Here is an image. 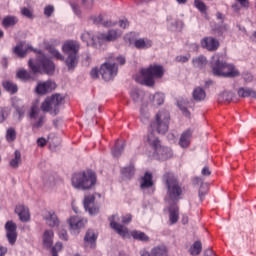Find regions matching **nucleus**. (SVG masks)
<instances>
[{
  "label": "nucleus",
  "mask_w": 256,
  "mask_h": 256,
  "mask_svg": "<svg viewBox=\"0 0 256 256\" xmlns=\"http://www.w3.org/2000/svg\"><path fill=\"white\" fill-rule=\"evenodd\" d=\"M169 119V112L167 110H160L155 116V121L150 124L151 132L146 137V143L154 149L155 155L161 161L171 159L173 152L170 148L161 145V140H159L155 131L160 135H165V132L169 131Z\"/></svg>",
  "instance_id": "nucleus-1"
},
{
  "label": "nucleus",
  "mask_w": 256,
  "mask_h": 256,
  "mask_svg": "<svg viewBox=\"0 0 256 256\" xmlns=\"http://www.w3.org/2000/svg\"><path fill=\"white\" fill-rule=\"evenodd\" d=\"M64 104L65 97H63V95L53 94L42 102L40 108L37 105H33L28 113L33 131H35V129H41V127L45 125L47 121L45 113H50V115L56 117V115H59L61 106Z\"/></svg>",
  "instance_id": "nucleus-2"
},
{
  "label": "nucleus",
  "mask_w": 256,
  "mask_h": 256,
  "mask_svg": "<svg viewBox=\"0 0 256 256\" xmlns=\"http://www.w3.org/2000/svg\"><path fill=\"white\" fill-rule=\"evenodd\" d=\"M37 62L38 64H34L33 60H29L28 65L32 72L22 69L17 72L16 77L21 81H35V73H45V75L55 73V63L45 54L39 52Z\"/></svg>",
  "instance_id": "nucleus-3"
},
{
  "label": "nucleus",
  "mask_w": 256,
  "mask_h": 256,
  "mask_svg": "<svg viewBox=\"0 0 256 256\" xmlns=\"http://www.w3.org/2000/svg\"><path fill=\"white\" fill-rule=\"evenodd\" d=\"M162 179L167 189L165 200L177 203V201L181 199V195H183V187L181 186V183H179L177 177L171 172H166Z\"/></svg>",
  "instance_id": "nucleus-4"
},
{
  "label": "nucleus",
  "mask_w": 256,
  "mask_h": 256,
  "mask_svg": "<svg viewBox=\"0 0 256 256\" xmlns=\"http://www.w3.org/2000/svg\"><path fill=\"white\" fill-rule=\"evenodd\" d=\"M74 189L89 191L97 184V174L93 170L74 173L71 178Z\"/></svg>",
  "instance_id": "nucleus-5"
},
{
  "label": "nucleus",
  "mask_w": 256,
  "mask_h": 256,
  "mask_svg": "<svg viewBox=\"0 0 256 256\" xmlns=\"http://www.w3.org/2000/svg\"><path fill=\"white\" fill-rule=\"evenodd\" d=\"M165 73L163 66L161 65H150L148 68H144L140 71V76L135 79L137 83L141 85H147L148 87H153L155 85V78L161 79Z\"/></svg>",
  "instance_id": "nucleus-6"
},
{
  "label": "nucleus",
  "mask_w": 256,
  "mask_h": 256,
  "mask_svg": "<svg viewBox=\"0 0 256 256\" xmlns=\"http://www.w3.org/2000/svg\"><path fill=\"white\" fill-rule=\"evenodd\" d=\"M211 69L215 77L233 78V77H239L240 75L239 70L235 68V65L221 62L219 60L218 55H214L212 57Z\"/></svg>",
  "instance_id": "nucleus-7"
},
{
  "label": "nucleus",
  "mask_w": 256,
  "mask_h": 256,
  "mask_svg": "<svg viewBox=\"0 0 256 256\" xmlns=\"http://www.w3.org/2000/svg\"><path fill=\"white\" fill-rule=\"evenodd\" d=\"M79 49L81 45L75 40H67L62 46L63 53L67 55L65 63L69 71H73L79 63Z\"/></svg>",
  "instance_id": "nucleus-8"
},
{
  "label": "nucleus",
  "mask_w": 256,
  "mask_h": 256,
  "mask_svg": "<svg viewBox=\"0 0 256 256\" xmlns=\"http://www.w3.org/2000/svg\"><path fill=\"white\" fill-rule=\"evenodd\" d=\"M121 35H123L121 30L110 29L107 34L98 33L96 35V39L98 41L99 46H101L103 45V43H111L113 41H117L119 37H121Z\"/></svg>",
  "instance_id": "nucleus-9"
},
{
  "label": "nucleus",
  "mask_w": 256,
  "mask_h": 256,
  "mask_svg": "<svg viewBox=\"0 0 256 256\" xmlns=\"http://www.w3.org/2000/svg\"><path fill=\"white\" fill-rule=\"evenodd\" d=\"M117 64L106 62L100 67V75L104 81H111L117 75Z\"/></svg>",
  "instance_id": "nucleus-10"
},
{
  "label": "nucleus",
  "mask_w": 256,
  "mask_h": 256,
  "mask_svg": "<svg viewBox=\"0 0 256 256\" xmlns=\"http://www.w3.org/2000/svg\"><path fill=\"white\" fill-rule=\"evenodd\" d=\"M119 221H121V218H119V216L117 214L109 217L111 229H114V231H116V233H118V235H120V237L125 238L127 235H129V229H127V227L121 225L119 223Z\"/></svg>",
  "instance_id": "nucleus-11"
},
{
  "label": "nucleus",
  "mask_w": 256,
  "mask_h": 256,
  "mask_svg": "<svg viewBox=\"0 0 256 256\" xmlns=\"http://www.w3.org/2000/svg\"><path fill=\"white\" fill-rule=\"evenodd\" d=\"M68 224L70 226L71 231H73L75 235H79V231H81V229H83V227L87 225V219L72 216L68 219Z\"/></svg>",
  "instance_id": "nucleus-12"
},
{
  "label": "nucleus",
  "mask_w": 256,
  "mask_h": 256,
  "mask_svg": "<svg viewBox=\"0 0 256 256\" xmlns=\"http://www.w3.org/2000/svg\"><path fill=\"white\" fill-rule=\"evenodd\" d=\"M55 89H57V84L54 81L48 80L38 82L35 91L37 95H47V93H51V91H55Z\"/></svg>",
  "instance_id": "nucleus-13"
},
{
  "label": "nucleus",
  "mask_w": 256,
  "mask_h": 256,
  "mask_svg": "<svg viewBox=\"0 0 256 256\" xmlns=\"http://www.w3.org/2000/svg\"><path fill=\"white\" fill-rule=\"evenodd\" d=\"M6 237L10 245H15L17 241V224L13 221H8L5 224Z\"/></svg>",
  "instance_id": "nucleus-14"
},
{
  "label": "nucleus",
  "mask_w": 256,
  "mask_h": 256,
  "mask_svg": "<svg viewBox=\"0 0 256 256\" xmlns=\"http://www.w3.org/2000/svg\"><path fill=\"white\" fill-rule=\"evenodd\" d=\"M84 208L90 215H97L99 207L95 206V196L87 195L84 197Z\"/></svg>",
  "instance_id": "nucleus-15"
},
{
  "label": "nucleus",
  "mask_w": 256,
  "mask_h": 256,
  "mask_svg": "<svg viewBox=\"0 0 256 256\" xmlns=\"http://www.w3.org/2000/svg\"><path fill=\"white\" fill-rule=\"evenodd\" d=\"M201 47L207 51H217L219 49V41L213 37H205L201 40Z\"/></svg>",
  "instance_id": "nucleus-16"
},
{
  "label": "nucleus",
  "mask_w": 256,
  "mask_h": 256,
  "mask_svg": "<svg viewBox=\"0 0 256 256\" xmlns=\"http://www.w3.org/2000/svg\"><path fill=\"white\" fill-rule=\"evenodd\" d=\"M15 213L18 214L20 221L27 223L31 219V214L29 213V208L23 204H19L15 208Z\"/></svg>",
  "instance_id": "nucleus-17"
},
{
  "label": "nucleus",
  "mask_w": 256,
  "mask_h": 256,
  "mask_svg": "<svg viewBox=\"0 0 256 256\" xmlns=\"http://www.w3.org/2000/svg\"><path fill=\"white\" fill-rule=\"evenodd\" d=\"M96 241L97 235L95 234V231L88 230L84 237V247H90V249H94Z\"/></svg>",
  "instance_id": "nucleus-18"
},
{
  "label": "nucleus",
  "mask_w": 256,
  "mask_h": 256,
  "mask_svg": "<svg viewBox=\"0 0 256 256\" xmlns=\"http://www.w3.org/2000/svg\"><path fill=\"white\" fill-rule=\"evenodd\" d=\"M153 185V174L145 172L144 176L140 179V189H151Z\"/></svg>",
  "instance_id": "nucleus-19"
},
{
  "label": "nucleus",
  "mask_w": 256,
  "mask_h": 256,
  "mask_svg": "<svg viewBox=\"0 0 256 256\" xmlns=\"http://www.w3.org/2000/svg\"><path fill=\"white\" fill-rule=\"evenodd\" d=\"M44 219L49 227H57L59 225V218H57V214L53 211L46 212Z\"/></svg>",
  "instance_id": "nucleus-20"
},
{
  "label": "nucleus",
  "mask_w": 256,
  "mask_h": 256,
  "mask_svg": "<svg viewBox=\"0 0 256 256\" xmlns=\"http://www.w3.org/2000/svg\"><path fill=\"white\" fill-rule=\"evenodd\" d=\"M136 49H149L153 47V41L147 38H140L134 41Z\"/></svg>",
  "instance_id": "nucleus-21"
},
{
  "label": "nucleus",
  "mask_w": 256,
  "mask_h": 256,
  "mask_svg": "<svg viewBox=\"0 0 256 256\" xmlns=\"http://www.w3.org/2000/svg\"><path fill=\"white\" fill-rule=\"evenodd\" d=\"M191 135H193V132L191 130H186L185 132L182 133L179 141L180 147H189V144L191 143Z\"/></svg>",
  "instance_id": "nucleus-22"
},
{
  "label": "nucleus",
  "mask_w": 256,
  "mask_h": 256,
  "mask_svg": "<svg viewBox=\"0 0 256 256\" xmlns=\"http://www.w3.org/2000/svg\"><path fill=\"white\" fill-rule=\"evenodd\" d=\"M81 39L82 41H84V43H87V45H91L92 47H99V44L95 41V37L93 36V34H91V32H84L81 35Z\"/></svg>",
  "instance_id": "nucleus-23"
},
{
  "label": "nucleus",
  "mask_w": 256,
  "mask_h": 256,
  "mask_svg": "<svg viewBox=\"0 0 256 256\" xmlns=\"http://www.w3.org/2000/svg\"><path fill=\"white\" fill-rule=\"evenodd\" d=\"M169 219L172 225H175L179 221V207L177 205H172L169 209Z\"/></svg>",
  "instance_id": "nucleus-24"
},
{
  "label": "nucleus",
  "mask_w": 256,
  "mask_h": 256,
  "mask_svg": "<svg viewBox=\"0 0 256 256\" xmlns=\"http://www.w3.org/2000/svg\"><path fill=\"white\" fill-rule=\"evenodd\" d=\"M238 96L239 97H250V99H256V91L251 88H239L238 89Z\"/></svg>",
  "instance_id": "nucleus-25"
},
{
  "label": "nucleus",
  "mask_w": 256,
  "mask_h": 256,
  "mask_svg": "<svg viewBox=\"0 0 256 256\" xmlns=\"http://www.w3.org/2000/svg\"><path fill=\"white\" fill-rule=\"evenodd\" d=\"M123 151H125V142L117 140L114 148H112L113 157H121Z\"/></svg>",
  "instance_id": "nucleus-26"
},
{
  "label": "nucleus",
  "mask_w": 256,
  "mask_h": 256,
  "mask_svg": "<svg viewBox=\"0 0 256 256\" xmlns=\"http://www.w3.org/2000/svg\"><path fill=\"white\" fill-rule=\"evenodd\" d=\"M17 23H19V19H17V17L15 16H6L2 20V26L4 27V29H9V27H15Z\"/></svg>",
  "instance_id": "nucleus-27"
},
{
  "label": "nucleus",
  "mask_w": 256,
  "mask_h": 256,
  "mask_svg": "<svg viewBox=\"0 0 256 256\" xmlns=\"http://www.w3.org/2000/svg\"><path fill=\"white\" fill-rule=\"evenodd\" d=\"M193 67H196L197 69H203L205 65H207V57L200 55L196 58L192 59Z\"/></svg>",
  "instance_id": "nucleus-28"
},
{
  "label": "nucleus",
  "mask_w": 256,
  "mask_h": 256,
  "mask_svg": "<svg viewBox=\"0 0 256 256\" xmlns=\"http://www.w3.org/2000/svg\"><path fill=\"white\" fill-rule=\"evenodd\" d=\"M131 236L133 237V239H135L136 241H142L144 243L149 242V236H147V234H145V232H141L139 230H133L131 232Z\"/></svg>",
  "instance_id": "nucleus-29"
},
{
  "label": "nucleus",
  "mask_w": 256,
  "mask_h": 256,
  "mask_svg": "<svg viewBox=\"0 0 256 256\" xmlns=\"http://www.w3.org/2000/svg\"><path fill=\"white\" fill-rule=\"evenodd\" d=\"M2 87L5 89V91H8V93H11L12 95H15V93L18 91L17 84L9 80L3 81Z\"/></svg>",
  "instance_id": "nucleus-30"
},
{
  "label": "nucleus",
  "mask_w": 256,
  "mask_h": 256,
  "mask_svg": "<svg viewBox=\"0 0 256 256\" xmlns=\"http://www.w3.org/2000/svg\"><path fill=\"white\" fill-rule=\"evenodd\" d=\"M13 53L16 55V57L23 59V57H26L27 55V49L23 48V43H20L14 47Z\"/></svg>",
  "instance_id": "nucleus-31"
},
{
  "label": "nucleus",
  "mask_w": 256,
  "mask_h": 256,
  "mask_svg": "<svg viewBox=\"0 0 256 256\" xmlns=\"http://www.w3.org/2000/svg\"><path fill=\"white\" fill-rule=\"evenodd\" d=\"M203 251V245L201 244V241H196L193 243V245L189 249L190 255L197 256Z\"/></svg>",
  "instance_id": "nucleus-32"
},
{
  "label": "nucleus",
  "mask_w": 256,
  "mask_h": 256,
  "mask_svg": "<svg viewBox=\"0 0 256 256\" xmlns=\"http://www.w3.org/2000/svg\"><path fill=\"white\" fill-rule=\"evenodd\" d=\"M207 97V94L205 93V90L203 88L198 87L193 91V99L195 101H203Z\"/></svg>",
  "instance_id": "nucleus-33"
},
{
  "label": "nucleus",
  "mask_w": 256,
  "mask_h": 256,
  "mask_svg": "<svg viewBox=\"0 0 256 256\" xmlns=\"http://www.w3.org/2000/svg\"><path fill=\"white\" fill-rule=\"evenodd\" d=\"M131 97L134 103H142L143 99H145V93L143 91L133 90Z\"/></svg>",
  "instance_id": "nucleus-34"
},
{
  "label": "nucleus",
  "mask_w": 256,
  "mask_h": 256,
  "mask_svg": "<svg viewBox=\"0 0 256 256\" xmlns=\"http://www.w3.org/2000/svg\"><path fill=\"white\" fill-rule=\"evenodd\" d=\"M43 241L46 247L53 245V232L52 230H46L44 232Z\"/></svg>",
  "instance_id": "nucleus-35"
},
{
  "label": "nucleus",
  "mask_w": 256,
  "mask_h": 256,
  "mask_svg": "<svg viewBox=\"0 0 256 256\" xmlns=\"http://www.w3.org/2000/svg\"><path fill=\"white\" fill-rule=\"evenodd\" d=\"M15 139H17V131L13 127L8 128L6 130V141H8V143H13Z\"/></svg>",
  "instance_id": "nucleus-36"
},
{
  "label": "nucleus",
  "mask_w": 256,
  "mask_h": 256,
  "mask_svg": "<svg viewBox=\"0 0 256 256\" xmlns=\"http://www.w3.org/2000/svg\"><path fill=\"white\" fill-rule=\"evenodd\" d=\"M14 155V158L10 161V167H13V169H17V167H19V164L21 163V152L16 150Z\"/></svg>",
  "instance_id": "nucleus-37"
},
{
  "label": "nucleus",
  "mask_w": 256,
  "mask_h": 256,
  "mask_svg": "<svg viewBox=\"0 0 256 256\" xmlns=\"http://www.w3.org/2000/svg\"><path fill=\"white\" fill-rule=\"evenodd\" d=\"M94 23H96V25H103V27H113V25H115L109 20L105 21L103 19V15H99L98 17H96L94 19Z\"/></svg>",
  "instance_id": "nucleus-38"
},
{
  "label": "nucleus",
  "mask_w": 256,
  "mask_h": 256,
  "mask_svg": "<svg viewBox=\"0 0 256 256\" xmlns=\"http://www.w3.org/2000/svg\"><path fill=\"white\" fill-rule=\"evenodd\" d=\"M178 107L182 110L183 115L185 117H191V113L187 110V101L185 99H181L178 101Z\"/></svg>",
  "instance_id": "nucleus-39"
},
{
  "label": "nucleus",
  "mask_w": 256,
  "mask_h": 256,
  "mask_svg": "<svg viewBox=\"0 0 256 256\" xmlns=\"http://www.w3.org/2000/svg\"><path fill=\"white\" fill-rule=\"evenodd\" d=\"M121 173L122 175H124V177L130 179V177H133V175H135V166L131 164L130 166L123 168L121 170Z\"/></svg>",
  "instance_id": "nucleus-40"
},
{
  "label": "nucleus",
  "mask_w": 256,
  "mask_h": 256,
  "mask_svg": "<svg viewBox=\"0 0 256 256\" xmlns=\"http://www.w3.org/2000/svg\"><path fill=\"white\" fill-rule=\"evenodd\" d=\"M164 101L165 96L162 93H156L152 99L153 105L155 106L163 105Z\"/></svg>",
  "instance_id": "nucleus-41"
},
{
  "label": "nucleus",
  "mask_w": 256,
  "mask_h": 256,
  "mask_svg": "<svg viewBox=\"0 0 256 256\" xmlns=\"http://www.w3.org/2000/svg\"><path fill=\"white\" fill-rule=\"evenodd\" d=\"M48 51L50 54H52L55 59H58V61H64L65 60V57L63 55H61V52H59V50H57L55 47L53 46H50L48 48Z\"/></svg>",
  "instance_id": "nucleus-42"
},
{
  "label": "nucleus",
  "mask_w": 256,
  "mask_h": 256,
  "mask_svg": "<svg viewBox=\"0 0 256 256\" xmlns=\"http://www.w3.org/2000/svg\"><path fill=\"white\" fill-rule=\"evenodd\" d=\"M11 113V109L9 107L0 108V123H4V121L9 117Z\"/></svg>",
  "instance_id": "nucleus-43"
},
{
  "label": "nucleus",
  "mask_w": 256,
  "mask_h": 256,
  "mask_svg": "<svg viewBox=\"0 0 256 256\" xmlns=\"http://www.w3.org/2000/svg\"><path fill=\"white\" fill-rule=\"evenodd\" d=\"M194 5L201 13H205V11H207V6L201 0H195Z\"/></svg>",
  "instance_id": "nucleus-44"
},
{
  "label": "nucleus",
  "mask_w": 256,
  "mask_h": 256,
  "mask_svg": "<svg viewBox=\"0 0 256 256\" xmlns=\"http://www.w3.org/2000/svg\"><path fill=\"white\" fill-rule=\"evenodd\" d=\"M152 255L153 256H167V251H165V248H154L152 249Z\"/></svg>",
  "instance_id": "nucleus-45"
},
{
  "label": "nucleus",
  "mask_w": 256,
  "mask_h": 256,
  "mask_svg": "<svg viewBox=\"0 0 256 256\" xmlns=\"http://www.w3.org/2000/svg\"><path fill=\"white\" fill-rule=\"evenodd\" d=\"M78 3H80L82 7H85V9H91V7H93L94 0H78Z\"/></svg>",
  "instance_id": "nucleus-46"
},
{
  "label": "nucleus",
  "mask_w": 256,
  "mask_h": 256,
  "mask_svg": "<svg viewBox=\"0 0 256 256\" xmlns=\"http://www.w3.org/2000/svg\"><path fill=\"white\" fill-rule=\"evenodd\" d=\"M140 113H141L140 119L142 123H144V125H147V123H149V113L143 111V108H141Z\"/></svg>",
  "instance_id": "nucleus-47"
},
{
  "label": "nucleus",
  "mask_w": 256,
  "mask_h": 256,
  "mask_svg": "<svg viewBox=\"0 0 256 256\" xmlns=\"http://www.w3.org/2000/svg\"><path fill=\"white\" fill-rule=\"evenodd\" d=\"M54 11H55V8L52 5L46 6L44 8V15L46 17H51V15H53Z\"/></svg>",
  "instance_id": "nucleus-48"
},
{
  "label": "nucleus",
  "mask_w": 256,
  "mask_h": 256,
  "mask_svg": "<svg viewBox=\"0 0 256 256\" xmlns=\"http://www.w3.org/2000/svg\"><path fill=\"white\" fill-rule=\"evenodd\" d=\"M21 13L24 17H27L28 19H33V12L29 10L28 8H22Z\"/></svg>",
  "instance_id": "nucleus-49"
},
{
  "label": "nucleus",
  "mask_w": 256,
  "mask_h": 256,
  "mask_svg": "<svg viewBox=\"0 0 256 256\" xmlns=\"http://www.w3.org/2000/svg\"><path fill=\"white\" fill-rule=\"evenodd\" d=\"M99 75H101V69L93 68L90 72V77L93 79H99Z\"/></svg>",
  "instance_id": "nucleus-50"
},
{
  "label": "nucleus",
  "mask_w": 256,
  "mask_h": 256,
  "mask_svg": "<svg viewBox=\"0 0 256 256\" xmlns=\"http://www.w3.org/2000/svg\"><path fill=\"white\" fill-rule=\"evenodd\" d=\"M189 59H191V55H187V56H177L176 57V61L177 63H187V61H189Z\"/></svg>",
  "instance_id": "nucleus-51"
},
{
  "label": "nucleus",
  "mask_w": 256,
  "mask_h": 256,
  "mask_svg": "<svg viewBox=\"0 0 256 256\" xmlns=\"http://www.w3.org/2000/svg\"><path fill=\"white\" fill-rule=\"evenodd\" d=\"M205 195H207V186L202 184L200 189H199V197H200V199H203V197H205Z\"/></svg>",
  "instance_id": "nucleus-52"
},
{
  "label": "nucleus",
  "mask_w": 256,
  "mask_h": 256,
  "mask_svg": "<svg viewBox=\"0 0 256 256\" xmlns=\"http://www.w3.org/2000/svg\"><path fill=\"white\" fill-rule=\"evenodd\" d=\"M222 99H224V101H231L233 99V93L227 91L223 92Z\"/></svg>",
  "instance_id": "nucleus-53"
},
{
  "label": "nucleus",
  "mask_w": 256,
  "mask_h": 256,
  "mask_svg": "<svg viewBox=\"0 0 256 256\" xmlns=\"http://www.w3.org/2000/svg\"><path fill=\"white\" fill-rule=\"evenodd\" d=\"M59 237H60V239H62L63 241H67V239H69V236L67 235V230L61 229V230L59 231Z\"/></svg>",
  "instance_id": "nucleus-54"
},
{
  "label": "nucleus",
  "mask_w": 256,
  "mask_h": 256,
  "mask_svg": "<svg viewBox=\"0 0 256 256\" xmlns=\"http://www.w3.org/2000/svg\"><path fill=\"white\" fill-rule=\"evenodd\" d=\"M63 249V244L61 242H57L55 246L52 248V253H59Z\"/></svg>",
  "instance_id": "nucleus-55"
},
{
  "label": "nucleus",
  "mask_w": 256,
  "mask_h": 256,
  "mask_svg": "<svg viewBox=\"0 0 256 256\" xmlns=\"http://www.w3.org/2000/svg\"><path fill=\"white\" fill-rule=\"evenodd\" d=\"M131 220H132L131 214H126L125 216L121 217V223H124V224L131 223Z\"/></svg>",
  "instance_id": "nucleus-56"
},
{
  "label": "nucleus",
  "mask_w": 256,
  "mask_h": 256,
  "mask_svg": "<svg viewBox=\"0 0 256 256\" xmlns=\"http://www.w3.org/2000/svg\"><path fill=\"white\" fill-rule=\"evenodd\" d=\"M37 145L38 147H45V145H47V140L45 138H38Z\"/></svg>",
  "instance_id": "nucleus-57"
},
{
  "label": "nucleus",
  "mask_w": 256,
  "mask_h": 256,
  "mask_svg": "<svg viewBox=\"0 0 256 256\" xmlns=\"http://www.w3.org/2000/svg\"><path fill=\"white\" fill-rule=\"evenodd\" d=\"M119 26H120L122 29H127V27H129V21H127V20H120Z\"/></svg>",
  "instance_id": "nucleus-58"
},
{
  "label": "nucleus",
  "mask_w": 256,
  "mask_h": 256,
  "mask_svg": "<svg viewBox=\"0 0 256 256\" xmlns=\"http://www.w3.org/2000/svg\"><path fill=\"white\" fill-rule=\"evenodd\" d=\"M71 7H72L74 13H76L78 16L81 15V10L79 9V5L74 3L71 5Z\"/></svg>",
  "instance_id": "nucleus-59"
},
{
  "label": "nucleus",
  "mask_w": 256,
  "mask_h": 256,
  "mask_svg": "<svg viewBox=\"0 0 256 256\" xmlns=\"http://www.w3.org/2000/svg\"><path fill=\"white\" fill-rule=\"evenodd\" d=\"M202 175H204L205 177H209V175H211V170H209V168L206 166L202 169Z\"/></svg>",
  "instance_id": "nucleus-60"
},
{
  "label": "nucleus",
  "mask_w": 256,
  "mask_h": 256,
  "mask_svg": "<svg viewBox=\"0 0 256 256\" xmlns=\"http://www.w3.org/2000/svg\"><path fill=\"white\" fill-rule=\"evenodd\" d=\"M204 256H215V252L212 249H208L204 252Z\"/></svg>",
  "instance_id": "nucleus-61"
},
{
  "label": "nucleus",
  "mask_w": 256,
  "mask_h": 256,
  "mask_svg": "<svg viewBox=\"0 0 256 256\" xmlns=\"http://www.w3.org/2000/svg\"><path fill=\"white\" fill-rule=\"evenodd\" d=\"M116 61H118L120 65H125V57L119 56L116 58Z\"/></svg>",
  "instance_id": "nucleus-62"
},
{
  "label": "nucleus",
  "mask_w": 256,
  "mask_h": 256,
  "mask_svg": "<svg viewBox=\"0 0 256 256\" xmlns=\"http://www.w3.org/2000/svg\"><path fill=\"white\" fill-rule=\"evenodd\" d=\"M242 7H248L249 6V0H238Z\"/></svg>",
  "instance_id": "nucleus-63"
},
{
  "label": "nucleus",
  "mask_w": 256,
  "mask_h": 256,
  "mask_svg": "<svg viewBox=\"0 0 256 256\" xmlns=\"http://www.w3.org/2000/svg\"><path fill=\"white\" fill-rule=\"evenodd\" d=\"M5 253H7V248H5V247H0V256L5 255Z\"/></svg>",
  "instance_id": "nucleus-64"
}]
</instances>
